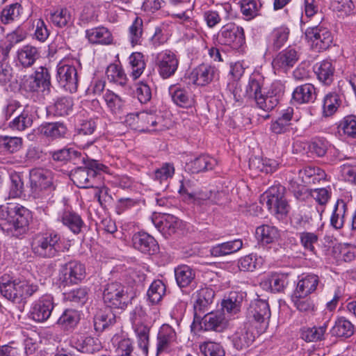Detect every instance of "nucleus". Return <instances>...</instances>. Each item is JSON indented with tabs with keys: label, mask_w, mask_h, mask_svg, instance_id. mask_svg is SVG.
Returning <instances> with one entry per match:
<instances>
[{
	"label": "nucleus",
	"mask_w": 356,
	"mask_h": 356,
	"mask_svg": "<svg viewBox=\"0 0 356 356\" xmlns=\"http://www.w3.org/2000/svg\"><path fill=\"white\" fill-rule=\"evenodd\" d=\"M76 348L81 353L92 354L102 348L98 339L92 337H81L75 342Z\"/></svg>",
	"instance_id": "50"
},
{
	"label": "nucleus",
	"mask_w": 356,
	"mask_h": 356,
	"mask_svg": "<svg viewBox=\"0 0 356 356\" xmlns=\"http://www.w3.org/2000/svg\"><path fill=\"white\" fill-rule=\"evenodd\" d=\"M80 320L79 312L73 309H65L57 321V325L64 331H72Z\"/></svg>",
	"instance_id": "33"
},
{
	"label": "nucleus",
	"mask_w": 356,
	"mask_h": 356,
	"mask_svg": "<svg viewBox=\"0 0 356 356\" xmlns=\"http://www.w3.org/2000/svg\"><path fill=\"white\" fill-rule=\"evenodd\" d=\"M216 40L221 45H227L238 49L245 42L243 29L233 23L227 24L218 31Z\"/></svg>",
	"instance_id": "7"
},
{
	"label": "nucleus",
	"mask_w": 356,
	"mask_h": 356,
	"mask_svg": "<svg viewBox=\"0 0 356 356\" xmlns=\"http://www.w3.org/2000/svg\"><path fill=\"white\" fill-rule=\"evenodd\" d=\"M242 247V241L235 239L213 246L210 252L213 257H223L238 251Z\"/></svg>",
	"instance_id": "37"
},
{
	"label": "nucleus",
	"mask_w": 356,
	"mask_h": 356,
	"mask_svg": "<svg viewBox=\"0 0 356 356\" xmlns=\"http://www.w3.org/2000/svg\"><path fill=\"white\" fill-rule=\"evenodd\" d=\"M310 194L319 205L313 211L314 213L311 215L310 218L321 220L325 206L331 197V191L327 188H320L312 190Z\"/></svg>",
	"instance_id": "25"
},
{
	"label": "nucleus",
	"mask_w": 356,
	"mask_h": 356,
	"mask_svg": "<svg viewBox=\"0 0 356 356\" xmlns=\"http://www.w3.org/2000/svg\"><path fill=\"white\" fill-rule=\"evenodd\" d=\"M298 175L302 181L306 184H315L325 178V173L323 170L312 166H307L300 170Z\"/></svg>",
	"instance_id": "40"
},
{
	"label": "nucleus",
	"mask_w": 356,
	"mask_h": 356,
	"mask_svg": "<svg viewBox=\"0 0 356 356\" xmlns=\"http://www.w3.org/2000/svg\"><path fill=\"white\" fill-rule=\"evenodd\" d=\"M272 88L273 90L270 93H263L254 100L257 108L266 112L272 111L277 105L280 93L283 92L284 86L281 83H274Z\"/></svg>",
	"instance_id": "19"
},
{
	"label": "nucleus",
	"mask_w": 356,
	"mask_h": 356,
	"mask_svg": "<svg viewBox=\"0 0 356 356\" xmlns=\"http://www.w3.org/2000/svg\"><path fill=\"white\" fill-rule=\"evenodd\" d=\"M270 317V307L266 300L257 299L250 303L247 312L248 323L250 325L252 323L258 324L259 327L257 325L255 327L259 329L260 332L267 327Z\"/></svg>",
	"instance_id": "9"
},
{
	"label": "nucleus",
	"mask_w": 356,
	"mask_h": 356,
	"mask_svg": "<svg viewBox=\"0 0 356 356\" xmlns=\"http://www.w3.org/2000/svg\"><path fill=\"white\" fill-rule=\"evenodd\" d=\"M39 58V49L32 45H25L17 51L18 60L24 67L32 66Z\"/></svg>",
	"instance_id": "34"
},
{
	"label": "nucleus",
	"mask_w": 356,
	"mask_h": 356,
	"mask_svg": "<svg viewBox=\"0 0 356 356\" xmlns=\"http://www.w3.org/2000/svg\"><path fill=\"white\" fill-rule=\"evenodd\" d=\"M129 64L131 68V76L134 79H138L145 69L144 56L141 53L134 52L129 58Z\"/></svg>",
	"instance_id": "55"
},
{
	"label": "nucleus",
	"mask_w": 356,
	"mask_h": 356,
	"mask_svg": "<svg viewBox=\"0 0 356 356\" xmlns=\"http://www.w3.org/2000/svg\"><path fill=\"white\" fill-rule=\"evenodd\" d=\"M106 73L110 81L120 86H124L127 83V78L122 67L115 64H111L107 67Z\"/></svg>",
	"instance_id": "60"
},
{
	"label": "nucleus",
	"mask_w": 356,
	"mask_h": 356,
	"mask_svg": "<svg viewBox=\"0 0 356 356\" xmlns=\"http://www.w3.org/2000/svg\"><path fill=\"white\" fill-rule=\"evenodd\" d=\"M41 133L51 139H59L67 137L68 129L63 122H49L41 126Z\"/></svg>",
	"instance_id": "32"
},
{
	"label": "nucleus",
	"mask_w": 356,
	"mask_h": 356,
	"mask_svg": "<svg viewBox=\"0 0 356 356\" xmlns=\"http://www.w3.org/2000/svg\"><path fill=\"white\" fill-rule=\"evenodd\" d=\"M328 327V321L320 325L303 327L300 330L301 338L307 342H318L325 339Z\"/></svg>",
	"instance_id": "27"
},
{
	"label": "nucleus",
	"mask_w": 356,
	"mask_h": 356,
	"mask_svg": "<svg viewBox=\"0 0 356 356\" xmlns=\"http://www.w3.org/2000/svg\"><path fill=\"white\" fill-rule=\"evenodd\" d=\"M134 247L143 253L153 254L158 250L156 240L145 232H138L132 237Z\"/></svg>",
	"instance_id": "24"
},
{
	"label": "nucleus",
	"mask_w": 356,
	"mask_h": 356,
	"mask_svg": "<svg viewBox=\"0 0 356 356\" xmlns=\"http://www.w3.org/2000/svg\"><path fill=\"white\" fill-rule=\"evenodd\" d=\"M318 283L319 278L316 275H307L299 280L294 292L301 295H309L316 289Z\"/></svg>",
	"instance_id": "43"
},
{
	"label": "nucleus",
	"mask_w": 356,
	"mask_h": 356,
	"mask_svg": "<svg viewBox=\"0 0 356 356\" xmlns=\"http://www.w3.org/2000/svg\"><path fill=\"white\" fill-rule=\"evenodd\" d=\"M289 29L285 26L275 28L271 33L272 48L277 51L286 43L289 38Z\"/></svg>",
	"instance_id": "58"
},
{
	"label": "nucleus",
	"mask_w": 356,
	"mask_h": 356,
	"mask_svg": "<svg viewBox=\"0 0 356 356\" xmlns=\"http://www.w3.org/2000/svg\"><path fill=\"white\" fill-rule=\"evenodd\" d=\"M177 334L169 325H163L156 337V355L169 354L177 348Z\"/></svg>",
	"instance_id": "14"
},
{
	"label": "nucleus",
	"mask_w": 356,
	"mask_h": 356,
	"mask_svg": "<svg viewBox=\"0 0 356 356\" xmlns=\"http://www.w3.org/2000/svg\"><path fill=\"white\" fill-rule=\"evenodd\" d=\"M305 36L312 49L318 51L328 49L333 41L330 30L322 25L307 28Z\"/></svg>",
	"instance_id": "11"
},
{
	"label": "nucleus",
	"mask_w": 356,
	"mask_h": 356,
	"mask_svg": "<svg viewBox=\"0 0 356 356\" xmlns=\"http://www.w3.org/2000/svg\"><path fill=\"white\" fill-rule=\"evenodd\" d=\"M128 118L127 120H132L135 129L140 131H152L157 124V117L151 112L142 111L131 113Z\"/></svg>",
	"instance_id": "23"
},
{
	"label": "nucleus",
	"mask_w": 356,
	"mask_h": 356,
	"mask_svg": "<svg viewBox=\"0 0 356 356\" xmlns=\"http://www.w3.org/2000/svg\"><path fill=\"white\" fill-rule=\"evenodd\" d=\"M243 296L241 294L232 291L222 302V307L228 314H236L240 312Z\"/></svg>",
	"instance_id": "53"
},
{
	"label": "nucleus",
	"mask_w": 356,
	"mask_h": 356,
	"mask_svg": "<svg viewBox=\"0 0 356 356\" xmlns=\"http://www.w3.org/2000/svg\"><path fill=\"white\" fill-rule=\"evenodd\" d=\"M354 333V326L345 318H338L331 329V334L338 337L348 338Z\"/></svg>",
	"instance_id": "49"
},
{
	"label": "nucleus",
	"mask_w": 356,
	"mask_h": 356,
	"mask_svg": "<svg viewBox=\"0 0 356 356\" xmlns=\"http://www.w3.org/2000/svg\"><path fill=\"white\" fill-rule=\"evenodd\" d=\"M200 349L204 356H225V352L219 343L204 341L200 345Z\"/></svg>",
	"instance_id": "63"
},
{
	"label": "nucleus",
	"mask_w": 356,
	"mask_h": 356,
	"mask_svg": "<svg viewBox=\"0 0 356 356\" xmlns=\"http://www.w3.org/2000/svg\"><path fill=\"white\" fill-rule=\"evenodd\" d=\"M58 220L67 227L74 234L81 232L84 224L81 216L68 208L65 209L59 213Z\"/></svg>",
	"instance_id": "26"
},
{
	"label": "nucleus",
	"mask_w": 356,
	"mask_h": 356,
	"mask_svg": "<svg viewBox=\"0 0 356 356\" xmlns=\"http://www.w3.org/2000/svg\"><path fill=\"white\" fill-rule=\"evenodd\" d=\"M293 115V108L288 107L284 110L280 116L270 124V130L276 134H282L286 132L290 125Z\"/></svg>",
	"instance_id": "39"
},
{
	"label": "nucleus",
	"mask_w": 356,
	"mask_h": 356,
	"mask_svg": "<svg viewBox=\"0 0 356 356\" xmlns=\"http://www.w3.org/2000/svg\"><path fill=\"white\" fill-rule=\"evenodd\" d=\"M334 257L339 261L350 262L356 258V246L349 243H339L333 247Z\"/></svg>",
	"instance_id": "42"
},
{
	"label": "nucleus",
	"mask_w": 356,
	"mask_h": 356,
	"mask_svg": "<svg viewBox=\"0 0 356 356\" xmlns=\"http://www.w3.org/2000/svg\"><path fill=\"white\" fill-rule=\"evenodd\" d=\"M308 296L309 295H301L294 292L291 298L295 307L300 312L305 314H311L315 310V305Z\"/></svg>",
	"instance_id": "48"
},
{
	"label": "nucleus",
	"mask_w": 356,
	"mask_h": 356,
	"mask_svg": "<svg viewBox=\"0 0 356 356\" xmlns=\"http://www.w3.org/2000/svg\"><path fill=\"white\" fill-rule=\"evenodd\" d=\"M315 73L320 81L330 85L334 79V67L329 60H324L314 66Z\"/></svg>",
	"instance_id": "36"
},
{
	"label": "nucleus",
	"mask_w": 356,
	"mask_h": 356,
	"mask_svg": "<svg viewBox=\"0 0 356 356\" xmlns=\"http://www.w3.org/2000/svg\"><path fill=\"white\" fill-rule=\"evenodd\" d=\"M179 63L177 55L170 50L161 51L155 56V65L163 79L173 76L177 70Z\"/></svg>",
	"instance_id": "13"
},
{
	"label": "nucleus",
	"mask_w": 356,
	"mask_h": 356,
	"mask_svg": "<svg viewBox=\"0 0 356 356\" xmlns=\"http://www.w3.org/2000/svg\"><path fill=\"white\" fill-rule=\"evenodd\" d=\"M26 89L30 92L49 91L51 85V76L47 67L40 66L36 69L24 83Z\"/></svg>",
	"instance_id": "15"
},
{
	"label": "nucleus",
	"mask_w": 356,
	"mask_h": 356,
	"mask_svg": "<svg viewBox=\"0 0 356 356\" xmlns=\"http://www.w3.org/2000/svg\"><path fill=\"white\" fill-rule=\"evenodd\" d=\"M85 265L76 260H72L61 266L59 280L64 286L77 284L86 277Z\"/></svg>",
	"instance_id": "12"
},
{
	"label": "nucleus",
	"mask_w": 356,
	"mask_h": 356,
	"mask_svg": "<svg viewBox=\"0 0 356 356\" xmlns=\"http://www.w3.org/2000/svg\"><path fill=\"white\" fill-rule=\"evenodd\" d=\"M216 165V159L206 154L200 155L188 163L192 173L212 170Z\"/></svg>",
	"instance_id": "35"
},
{
	"label": "nucleus",
	"mask_w": 356,
	"mask_h": 356,
	"mask_svg": "<svg viewBox=\"0 0 356 356\" xmlns=\"http://www.w3.org/2000/svg\"><path fill=\"white\" fill-rule=\"evenodd\" d=\"M54 307L53 298L45 296L37 300L33 305L31 315L38 322L47 321L51 316Z\"/></svg>",
	"instance_id": "21"
},
{
	"label": "nucleus",
	"mask_w": 356,
	"mask_h": 356,
	"mask_svg": "<svg viewBox=\"0 0 356 356\" xmlns=\"http://www.w3.org/2000/svg\"><path fill=\"white\" fill-rule=\"evenodd\" d=\"M175 280L180 288L189 286L195 277V270L187 265H181L175 269Z\"/></svg>",
	"instance_id": "41"
},
{
	"label": "nucleus",
	"mask_w": 356,
	"mask_h": 356,
	"mask_svg": "<svg viewBox=\"0 0 356 356\" xmlns=\"http://www.w3.org/2000/svg\"><path fill=\"white\" fill-rule=\"evenodd\" d=\"M52 158L54 161H72L76 163L82 156L81 153L72 148H63L51 153Z\"/></svg>",
	"instance_id": "56"
},
{
	"label": "nucleus",
	"mask_w": 356,
	"mask_h": 356,
	"mask_svg": "<svg viewBox=\"0 0 356 356\" xmlns=\"http://www.w3.org/2000/svg\"><path fill=\"white\" fill-rule=\"evenodd\" d=\"M249 167L255 172L270 173L277 169V163L272 159L254 156L250 159Z\"/></svg>",
	"instance_id": "46"
},
{
	"label": "nucleus",
	"mask_w": 356,
	"mask_h": 356,
	"mask_svg": "<svg viewBox=\"0 0 356 356\" xmlns=\"http://www.w3.org/2000/svg\"><path fill=\"white\" fill-rule=\"evenodd\" d=\"M23 146V139L17 136H0V153L15 154Z\"/></svg>",
	"instance_id": "38"
},
{
	"label": "nucleus",
	"mask_w": 356,
	"mask_h": 356,
	"mask_svg": "<svg viewBox=\"0 0 356 356\" xmlns=\"http://www.w3.org/2000/svg\"><path fill=\"white\" fill-rule=\"evenodd\" d=\"M56 79L60 86L67 91L73 93L77 90L79 78L74 65L66 61H60L57 65Z\"/></svg>",
	"instance_id": "10"
},
{
	"label": "nucleus",
	"mask_w": 356,
	"mask_h": 356,
	"mask_svg": "<svg viewBox=\"0 0 356 356\" xmlns=\"http://www.w3.org/2000/svg\"><path fill=\"white\" fill-rule=\"evenodd\" d=\"M104 99L109 111L114 114H120L124 106V101L118 95L110 90H107L104 94Z\"/></svg>",
	"instance_id": "51"
},
{
	"label": "nucleus",
	"mask_w": 356,
	"mask_h": 356,
	"mask_svg": "<svg viewBox=\"0 0 356 356\" xmlns=\"http://www.w3.org/2000/svg\"><path fill=\"white\" fill-rule=\"evenodd\" d=\"M175 172V168L172 163H163L159 168L154 170L152 175V179L162 183L168 179H171L174 176Z\"/></svg>",
	"instance_id": "61"
},
{
	"label": "nucleus",
	"mask_w": 356,
	"mask_h": 356,
	"mask_svg": "<svg viewBox=\"0 0 356 356\" xmlns=\"http://www.w3.org/2000/svg\"><path fill=\"white\" fill-rule=\"evenodd\" d=\"M201 319V328L205 331L222 332L227 327L228 321L222 311L209 312Z\"/></svg>",
	"instance_id": "18"
},
{
	"label": "nucleus",
	"mask_w": 356,
	"mask_h": 356,
	"mask_svg": "<svg viewBox=\"0 0 356 356\" xmlns=\"http://www.w3.org/2000/svg\"><path fill=\"white\" fill-rule=\"evenodd\" d=\"M32 218L31 211L19 204H8L0 207V228L14 236L26 232Z\"/></svg>",
	"instance_id": "1"
},
{
	"label": "nucleus",
	"mask_w": 356,
	"mask_h": 356,
	"mask_svg": "<svg viewBox=\"0 0 356 356\" xmlns=\"http://www.w3.org/2000/svg\"><path fill=\"white\" fill-rule=\"evenodd\" d=\"M284 187L279 186H271L260 197V202L266 205L278 219H282L286 216L290 207L284 195Z\"/></svg>",
	"instance_id": "5"
},
{
	"label": "nucleus",
	"mask_w": 356,
	"mask_h": 356,
	"mask_svg": "<svg viewBox=\"0 0 356 356\" xmlns=\"http://www.w3.org/2000/svg\"><path fill=\"white\" fill-rule=\"evenodd\" d=\"M344 136L351 140H356V116H346L340 123Z\"/></svg>",
	"instance_id": "64"
},
{
	"label": "nucleus",
	"mask_w": 356,
	"mask_h": 356,
	"mask_svg": "<svg viewBox=\"0 0 356 356\" xmlns=\"http://www.w3.org/2000/svg\"><path fill=\"white\" fill-rule=\"evenodd\" d=\"M172 102L178 106L188 108L193 105V99L188 90L172 85L168 89Z\"/></svg>",
	"instance_id": "28"
},
{
	"label": "nucleus",
	"mask_w": 356,
	"mask_h": 356,
	"mask_svg": "<svg viewBox=\"0 0 356 356\" xmlns=\"http://www.w3.org/2000/svg\"><path fill=\"white\" fill-rule=\"evenodd\" d=\"M258 239L262 244H270L276 242L280 238L278 229L274 226L264 225L256 229Z\"/></svg>",
	"instance_id": "44"
},
{
	"label": "nucleus",
	"mask_w": 356,
	"mask_h": 356,
	"mask_svg": "<svg viewBox=\"0 0 356 356\" xmlns=\"http://www.w3.org/2000/svg\"><path fill=\"white\" fill-rule=\"evenodd\" d=\"M30 184L35 198L47 199L55 190L51 172L44 168H33L30 171Z\"/></svg>",
	"instance_id": "4"
},
{
	"label": "nucleus",
	"mask_w": 356,
	"mask_h": 356,
	"mask_svg": "<svg viewBox=\"0 0 356 356\" xmlns=\"http://www.w3.org/2000/svg\"><path fill=\"white\" fill-rule=\"evenodd\" d=\"M32 124L33 115L29 108L26 106L20 114L9 123V127L13 130L24 131L31 127Z\"/></svg>",
	"instance_id": "45"
},
{
	"label": "nucleus",
	"mask_w": 356,
	"mask_h": 356,
	"mask_svg": "<svg viewBox=\"0 0 356 356\" xmlns=\"http://www.w3.org/2000/svg\"><path fill=\"white\" fill-rule=\"evenodd\" d=\"M263 85L264 80L259 74H253L250 76L248 83L246 86V97L250 99L254 100L258 96L263 95Z\"/></svg>",
	"instance_id": "52"
},
{
	"label": "nucleus",
	"mask_w": 356,
	"mask_h": 356,
	"mask_svg": "<svg viewBox=\"0 0 356 356\" xmlns=\"http://www.w3.org/2000/svg\"><path fill=\"white\" fill-rule=\"evenodd\" d=\"M299 59L298 51L291 47L280 51L272 61L273 67L276 70L287 71L297 63Z\"/></svg>",
	"instance_id": "22"
},
{
	"label": "nucleus",
	"mask_w": 356,
	"mask_h": 356,
	"mask_svg": "<svg viewBox=\"0 0 356 356\" xmlns=\"http://www.w3.org/2000/svg\"><path fill=\"white\" fill-rule=\"evenodd\" d=\"M214 296V291L209 287L202 288L193 294L195 318L200 319L202 314L209 310V306L213 303Z\"/></svg>",
	"instance_id": "16"
},
{
	"label": "nucleus",
	"mask_w": 356,
	"mask_h": 356,
	"mask_svg": "<svg viewBox=\"0 0 356 356\" xmlns=\"http://www.w3.org/2000/svg\"><path fill=\"white\" fill-rule=\"evenodd\" d=\"M218 75V71L215 67L202 64L191 72L189 78L194 84L204 86L211 83Z\"/></svg>",
	"instance_id": "20"
},
{
	"label": "nucleus",
	"mask_w": 356,
	"mask_h": 356,
	"mask_svg": "<svg viewBox=\"0 0 356 356\" xmlns=\"http://www.w3.org/2000/svg\"><path fill=\"white\" fill-rule=\"evenodd\" d=\"M234 347L239 350L250 347L255 339V335L251 329L250 323H243L238 326L230 337Z\"/></svg>",
	"instance_id": "17"
},
{
	"label": "nucleus",
	"mask_w": 356,
	"mask_h": 356,
	"mask_svg": "<svg viewBox=\"0 0 356 356\" xmlns=\"http://www.w3.org/2000/svg\"><path fill=\"white\" fill-rule=\"evenodd\" d=\"M347 213V203L342 199L337 200L330 217V225L337 230L342 229Z\"/></svg>",
	"instance_id": "31"
},
{
	"label": "nucleus",
	"mask_w": 356,
	"mask_h": 356,
	"mask_svg": "<svg viewBox=\"0 0 356 356\" xmlns=\"http://www.w3.org/2000/svg\"><path fill=\"white\" fill-rule=\"evenodd\" d=\"M23 13V8L18 3H13L6 6L1 13V22L8 24L20 19Z\"/></svg>",
	"instance_id": "47"
},
{
	"label": "nucleus",
	"mask_w": 356,
	"mask_h": 356,
	"mask_svg": "<svg viewBox=\"0 0 356 356\" xmlns=\"http://www.w3.org/2000/svg\"><path fill=\"white\" fill-rule=\"evenodd\" d=\"M50 20L55 26L62 28L72 23V16L67 8H60L51 13Z\"/></svg>",
	"instance_id": "62"
},
{
	"label": "nucleus",
	"mask_w": 356,
	"mask_h": 356,
	"mask_svg": "<svg viewBox=\"0 0 356 356\" xmlns=\"http://www.w3.org/2000/svg\"><path fill=\"white\" fill-rule=\"evenodd\" d=\"M165 285L159 280H154L147 291V296L152 304L159 303L165 294Z\"/></svg>",
	"instance_id": "57"
},
{
	"label": "nucleus",
	"mask_w": 356,
	"mask_h": 356,
	"mask_svg": "<svg viewBox=\"0 0 356 356\" xmlns=\"http://www.w3.org/2000/svg\"><path fill=\"white\" fill-rule=\"evenodd\" d=\"M115 321L114 314L110 310L101 311L94 318V327L97 332H102Z\"/></svg>",
	"instance_id": "54"
},
{
	"label": "nucleus",
	"mask_w": 356,
	"mask_h": 356,
	"mask_svg": "<svg viewBox=\"0 0 356 356\" xmlns=\"http://www.w3.org/2000/svg\"><path fill=\"white\" fill-rule=\"evenodd\" d=\"M103 299L107 307L124 309L129 302V297L124 286L119 282L108 284L103 293Z\"/></svg>",
	"instance_id": "8"
},
{
	"label": "nucleus",
	"mask_w": 356,
	"mask_h": 356,
	"mask_svg": "<svg viewBox=\"0 0 356 356\" xmlns=\"http://www.w3.org/2000/svg\"><path fill=\"white\" fill-rule=\"evenodd\" d=\"M73 107V101L70 97H61L56 100L51 108L54 115L65 116L69 115Z\"/></svg>",
	"instance_id": "59"
},
{
	"label": "nucleus",
	"mask_w": 356,
	"mask_h": 356,
	"mask_svg": "<svg viewBox=\"0 0 356 356\" xmlns=\"http://www.w3.org/2000/svg\"><path fill=\"white\" fill-rule=\"evenodd\" d=\"M60 236L56 233H46L35 236L31 243L33 252L42 258L56 257L60 248Z\"/></svg>",
	"instance_id": "6"
},
{
	"label": "nucleus",
	"mask_w": 356,
	"mask_h": 356,
	"mask_svg": "<svg viewBox=\"0 0 356 356\" xmlns=\"http://www.w3.org/2000/svg\"><path fill=\"white\" fill-rule=\"evenodd\" d=\"M316 89L313 84L305 83L296 87L292 94L293 99L298 104L313 102L316 98Z\"/></svg>",
	"instance_id": "30"
},
{
	"label": "nucleus",
	"mask_w": 356,
	"mask_h": 356,
	"mask_svg": "<svg viewBox=\"0 0 356 356\" xmlns=\"http://www.w3.org/2000/svg\"><path fill=\"white\" fill-rule=\"evenodd\" d=\"M80 161L85 164V167L77 168L72 172V181L79 188H98L96 184L97 179L101 178L98 172L104 171L106 167L96 160L86 159L84 156Z\"/></svg>",
	"instance_id": "3"
},
{
	"label": "nucleus",
	"mask_w": 356,
	"mask_h": 356,
	"mask_svg": "<svg viewBox=\"0 0 356 356\" xmlns=\"http://www.w3.org/2000/svg\"><path fill=\"white\" fill-rule=\"evenodd\" d=\"M86 36L89 42L92 44L108 45L112 44L113 40L112 33L104 26H99L86 30Z\"/></svg>",
	"instance_id": "29"
},
{
	"label": "nucleus",
	"mask_w": 356,
	"mask_h": 356,
	"mask_svg": "<svg viewBox=\"0 0 356 356\" xmlns=\"http://www.w3.org/2000/svg\"><path fill=\"white\" fill-rule=\"evenodd\" d=\"M38 290V286L27 280H13L5 274L0 277L1 294L13 302H20L24 298L31 296Z\"/></svg>",
	"instance_id": "2"
}]
</instances>
